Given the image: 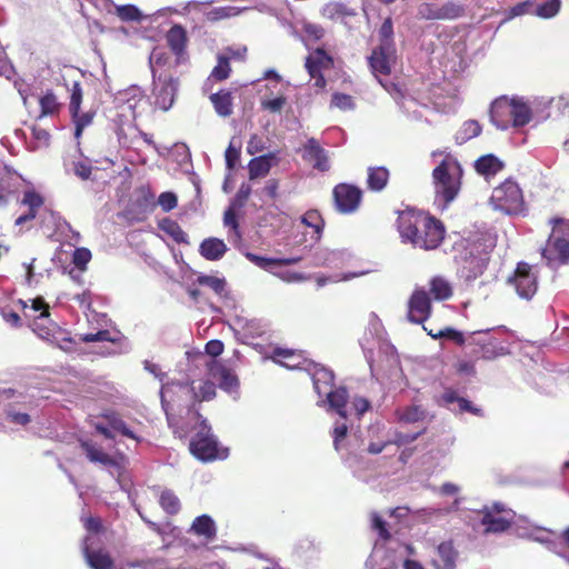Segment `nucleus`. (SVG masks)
I'll use <instances>...</instances> for the list:
<instances>
[{
    "label": "nucleus",
    "instance_id": "nucleus-21",
    "mask_svg": "<svg viewBox=\"0 0 569 569\" xmlns=\"http://www.w3.org/2000/svg\"><path fill=\"white\" fill-rule=\"evenodd\" d=\"M276 162L277 157L274 153L253 158L248 166L250 179H257L267 176Z\"/></svg>",
    "mask_w": 569,
    "mask_h": 569
},
{
    "label": "nucleus",
    "instance_id": "nucleus-24",
    "mask_svg": "<svg viewBox=\"0 0 569 569\" xmlns=\"http://www.w3.org/2000/svg\"><path fill=\"white\" fill-rule=\"evenodd\" d=\"M199 251L207 260H219L227 251V246L223 240L218 238L204 239L199 248Z\"/></svg>",
    "mask_w": 569,
    "mask_h": 569
},
{
    "label": "nucleus",
    "instance_id": "nucleus-20",
    "mask_svg": "<svg viewBox=\"0 0 569 569\" xmlns=\"http://www.w3.org/2000/svg\"><path fill=\"white\" fill-rule=\"evenodd\" d=\"M112 9H113V12L118 16V18L121 20V21H134V22H140L142 21L143 19L147 18V16H144L141 10L133 6V4H114L112 1H108L106 3V10L107 12L111 13L112 12Z\"/></svg>",
    "mask_w": 569,
    "mask_h": 569
},
{
    "label": "nucleus",
    "instance_id": "nucleus-41",
    "mask_svg": "<svg viewBox=\"0 0 569 569\" xmlns=\"http://www.w3.org/2000/svg\"><path fill=\"white\" fill-rule=\"evenodd\" d=\"M430 291L437 300H446L452 295L450 283L441 277H436L431 280Z\"/></svg>",
    "mask_w": 569,
    "mask_h": 569
},
{
    "label": "nucleus",
    "instance_id": "nucleus-55",
    "mask_svg": "<svg viewBox=\"0 0 569 569\" xmlns=\"http://www.w3.org/2000/svg\"><path fill=\"white\" fill-rule=\"evenodd\" d=\"M423 417L425 411L418 406L406 408L400 415V419L405 422H416L423 419Z\"/></svg>",
    "mask_w": 569,
    "mask_h": 569
},
{
    "label": "nucleus",
    "instance_id": "nucleus-42",
    "mask_svg": "<svg viewBox=\"0 0 569 569\" xmlns=\"http://www.w3.org/2000/svg\"><path fill=\"white\" fill-rule=\"evenodd\" d=\"M379 46L377 48H383L389 50L396 48L393 42V27L390 18H387L379 29Z\"/></svg>",
    "mask_w": 569,
    "mask_h": 569
},
{
    "label": "nucleus",
    "instance_id": "nucleus-57",
    "mask_svg": "<svg viewBox=\"0 0 569 569\" xmlns=\"http://www.w3.org/2000/svg\"><path fill=\"white\" fill-rule=\"evenodd\" d=\"M7 419L19 426H26L30 422V416L24 412L17 411L13 407L6 409Z\"/></svg>",
    "mask_w": 569,
    "mask_h": 569
},
{
    "label": "nucleus",
    "instance_id": "nucleus-39",
    "mask_svg": "<svg viewBox=\"0 0 569 569\" xmlns=\"http://www.w3.org/2000/svg\"><path fill=\"white\" fill-rule=\"evenodd\" d=\"M169 56L163 48H154L149 57V63L153 79H157L162 72V68L167 64Z\"/></svg>",
    "mask_w": 569,
    "mask_h": 569
},
{
    "label": "nucleus",
    "instance_id": "nucleus-40",
    "mask_svg": "<svg viewBox=\"0 0 569 569\" xmlns=\"http://www.w3.org/2000/svg\"><path fill=\"white\" fill-rule=\"evenodd\" d=\"M481 133V126L477 120H468L462 123L456 134V140L463 143Z\"/></svg>",
    "mask_w": 569,
    "mask_h": 569
},
{
    "label": "nucleus",
    "instance_id": "nucleus-6",
    "mask_svg": "<svg viewBox=\"0 0 569 569\" xmlns=\"http://www.w3.org/2000/svg\"><path fill=\"white\" fill-rule=\"evenodd\" d=\"M117 102L119 110L118 117L124 118L129 122V126L133 123L147 104L142 91L137 87L120 92L117 97Z\"/></svg>",
    "mask_w": 569,
    "mask_h": 569
},
{
    "label": "nucleus",
    "instance_id": "nucleus-19",
    "mask_svg": "<svg viewBox=\"0 0 569 569\" xmlns=\"http://www.w3.org/2000/svg\"><path fill=\"white\" fill-rule=\"evenodd\" d=\"M302 157L312 163L313 168L320 171H327L330 168L326 151L319 146L316 139H309L303 147Z\"/></svg>",
    "mask_w": 569,
    "mask_h": 569
},
{
    "label": "nucleus",
    "instance_id": "nucleus-17",
    "mask_svg": "<svg viewBox=\"0 0 569 569\" xmlns=\"http://www.w3.org/2000/svg\"><path fill=\"white\" fill-rule=\"evenodd\" d=\"M204 365L212 379L219 381L221 389L231 392L238 385L237 377L216 359H206Z\"/></svg>",
    "mask_w": 569,
    "mask_h": 569
},
{
    "label": "nucleus",
    "instance_id": "nucleus-37",
    "mask_svg": "<svg viewBox=\"0 0 569 569\" xmlns=\"http://www.w3.org/2000/svg\"><path fill=\"white\" fill-rule=\"evenodd\" d=\"M191 530L206 538H212L216 535L214 521L207 515L197 517L192 523Z\"/></svg>",
    "mask_w": 569,
    "mask_h": 569
},
{
    "label": "nucleus",
    "instance_id": "nucleus-7",
    "mask_svg": "<svg viewBox=\"0 0 569 569\" xmlns=\"http://www.w3.org/2000/svg\"><path fill=\"white\" fill-rule=\"evenodd\" d=\"M518 296L522 299H531L538 289V274L535 268L526 262H519L513 276L510 278Z\"/></svg>",
    "mask_w": 569,
    "mask_h": 569
},
{
    "label": "nucleus",
    "instance_id": "nucleus-29",
    "mask_svg": "<svg viewBox=\"0 0 569 569\" xmlns=\"http://www.w3.org/2000/svg\"><path fill=\"white\" fill-rule=\"evenodd\" d=\"M325 396L331 409L336 410L342 418L348 417L347 391L345 388L328 391Z\"/></svg>",
    "mask_w": 569,
    "mask_h": 569
},
{
    "label": "nucleus",
    "instance_id": "nucleus-56",
    "mask_svg": "<svg viewBox=\"0 0 569 569\" xmlns=\"http://www.w3.org/2000/svg\"><path fill=\"white\" fill-rule=\"evenodd\" d=\"M370 408V403L366 398L355 397L348 407V415H351L352 411L359 417L368 411Z\"/></svg>",
    "mask_w": 569,
    "mask_h": 569
},
{
    "label": "nucleus",
    "instance_id": "nucleus-59",
    "mask_svg": "<svg viewBox=\"0 0 569 569\" xmlns=\"http://www.w3.org/2000/svg\"><path fill=\"white\" fill-rule=\"evenodd\" d=\"M41 114L53 113L58 108V102L52 93H47L40 99Z\"/></svg>",
    "mask_w": 569,
    "mask_h": 569
},
{
    "label": "nucleus",
    "instance_id": "nucleus-47",
    "mask_svg": "<svg viewBox=\"0 0 569 569\" xmlns=\"http://www.w3.org/2000/svg\"><path fill=\"white\" fill-rule=\"evenodd\" d=\"M229 61H230V57L229 56H227V54H219L218 56V63L213 68L212 72H211V78H213V79H216L218 81L227 79L229 77V74H230V71H231Z\"/></svg>",
    "mask_w": 569,
    "mask_h": 569
},
{
    "label": "nucleus",
    "instance_id": "nucleus-34",
    "mask_svg": "<svg viewBox=\"0 0 569 569\" xmlns=\"http://www.w3.org/2000/svg\"><path fill=\"white\" fill-rule=\"evenodd\" d=\"M128 129L132 131L131 138L128 137V134L126 132V128L122 124L118 128L117 134H118V139L122 146L131 147L134 144V142L138 138H142L144 140V142L150 146H154L153 140L149 134L140 131L132 124L129 126Z\"/></svg>",
    "mask_w": 569,
    "mask_h": 569
},
{
    "label": "nucleus",
    "instance_id": "nucleus-5",
    "mask_svg": "<svg viewBox=\"0 0 569 569\" xmlns=\"http://www.w3.org/2000/svg\"><path fill=\"white\" fill-rule=\"evenodd\" d=\"M191 453L201 461H211L227 457L226 450H220L216 439L210 433V428L202 422L200 430L190 442Z\"/></svg>",
    "mask_w": 569,
    "mask_h": 569
},
{
    "label": "nucleus",
    "instance_id": "nucleus-60",
    "mask_svg": "<svg viewBox=\"0 0 569 569\" xmlns=\"http://www.w3.org/2000/svg\"><path fill=\"white\" fill-rule=\"evenodd\" d=\"M331 104L341 110H349L353 108V100L351 96L343 93H335L332 96Z\"/></svg>",
    "mask_w": 569,
    "mask_h": 569
},
{
    "label": "nucleus",
    "instance_id": "nucleus-13",
    "mask_svg": "<svg viewBox=\"0 0 569 569\" xmlns=\"http://www.w3.org/2000/svg\"><path fill=\"white\" fill-rule=\"evenodd\" d=\"M513 519L511 510H506L496 505L492 509H487L481 516V523L485 526V532L505 531Z\"/></svg>",
    "mask_w": 569,
    "mask_h": 569
},
{
    "label": "nucleus",
    "instance_id": "nucleus-2",
    "mask_svg": "<svg viewBox=\"0 0 569 569\" xmlns=\"http://www.w3.org/2000/svg\"><path fill=\"white\" fill-rule=\"evenodd\" d=\"M460 167L453 160H443L435 170L436 202L445 208L452 201L460 187Z\"/></svg>",
    "mask_w": 569,
    "mask_h": 569
},
{
    "label": "nucleus",
    "instance_id": "nucleus-30",
    "mask_svg": "<svg viewBox=\"0 0 569 569\" xmlns=\"http://www.w3.org/2000/svg\"><path fill=\"white\" fill-rule=\"evenodd\" d=\"M513 99V128H520L528 124L532 119V110L529 103L522 98Z\"/></svg>",
    "mask_w": 569,
    "mask_h": 569
},
{
    "label": "nucleus",
    "instance_id": "nucleus-14",
    "mask_svg": "<svg viewBox=\"0 0 569 569\" xmlns=\"http://www.w3.org/2000/svg\"><path fill=\"white\" fill-rule=\"evenodd\" d=\"M431 312V303L427 291L417 289L408 301V319L415 323L426 321Z\"/></svg>",
    "mask_w": 569,
    "mask_h": 569
},
{
    "label": "nucleus",
    "instance_id": "nucleus-48",
    "mask_svg": "<svg viewBox=\"0 0 569 569\" xmlns=\"http://www.w3.org/2000/svg\"><path fill=\"white\" fill-rule=\"evenodd\" d=\"M462 13V6L455 2H448L439 7V13L433 17H439V20H450L460 17Z\"/></svg>",
    "mask_w": 569,
    "mask_h": 569
},
{
    "label": "nucleus",
    "instance_id": "nucleus-61",
    "mask_svg": "<svg viewBox=\"0 0 569 569\" xmlns=\"http://www.w3.org/2000/svg\"><path fill=\"white\" fill-rule=\"evenodd\" d=\"M14 74L12 64L7 59L4 49L0 46V77L11 79Z\"/></svg>",
    "mask_w": 569,
    "mask_h": 569
},
{
    "label": "nucleus",
    "instance_id": "nucleus-63",
    "mask_svg": "<svg viewBox=\"0 0 569 569\" xmlns=\"http://www.w3.org/2000/svg\"><path fill=\"white\" fill-rule=\"evenodd\" d=\"M286 103V97L280 96L273 99L262 100L261 106L263 109L269 110L271 112H280Z\"/></svg>",
    "mask_w": 569,
    "mask_h": 569
},
{
    "label": "nucleus",
    "instance_id": "nucleus-16",
    "mask_svg": "<svg viewBox=\"0 0 569 569\" xmlns=\"http://www.w3.org/2000/svg\"><path fill=\"white\" fill-rule=\"evenodd\" d=\"M396 48L385 50L383 48H376L369 57V64L375 77L378 74H389L396 63Z\"/></svg>",
    "mask_w": 569,
    "mask_h": 569
},
{
    "label": "nucleus",
    "instance_id": "nucleus-45",
    "mask_svg": "<svg viewBox=\"0 0 569 569\" xmlns=\"http://www.w3.org/2000/svg\"><path fill=\"white\" fill-rule=\"evenodd\" d=\"M301 29L303 31L302 40L307 43L309 41H317L323 37V29L307 20L300 21Z\"/></svg>",
    "mask_w": 569,
    "mask_h": 569
},
{
    "label": "nucleus",
    "instance_id": "nucleus-11",
    "mask_svg": "<svg viewBox=\"0 0 569 569\" xmlns=\"http://www.w3.org/2000/svg\"><path fill=\"white\" fill-rule=\"evenodd\" d=\"M490 120L500 130L513 127V99L501 97L491 103Z\"/></svg>",
    "mask_w": 569,
    "mask_h": 569
},
{
    "label": "nucleus",
    "instance_id": "nucleus-36",
    "mask_svg": "<svg viewBox=\"0 0 569 569\" xmlns=\"http://www.w3.org/2000/svg\"><path fill=\"white\" fill-rule=\"evenodd\" d=\"M247 8H238V7H219L213 8L204 12V16L208 21L216 22L219 20L232 18L239 16L241 12L246 11Z\"/></svg>",
    "mask_w": 569,
    "mask_h": 569
},
{
    "label": "nucleus",
    "instance_id": "nucleus-18",
    "mask_svg": "<svg viewBox=\"0 0 569 569\" xmlns=\"http://www.w3.org/2000/svg\"><path fill=\"white\" fill-rule=\"evenodd\" d=\"M80 447L86 453L88 460L103 467H120L117 458L104 452L103 449L91 440H82Z\"/></svg>",
    "mask_w": 569,
    "mask_h": 569
},
{
    "label": "nucleus",
    "instance_id": "nucleus-50",
    "mask_svg": "<svg viewBox=\"0 0 569 569\" xmlns=\"http://www.w3.org/2000/svg\"><path fill=\"white\" fill-rule=\"evenodd\" d=\"M301 222L306 224L307 227H310L313 229L317 239L320 237L321 230H322V219L320 214L317 211H308L302 218Z\"/></svg>",
    "mask_w": 569,
    "mask_h": 569
},
{
    "label": "nucleus",
    "instance_id": "nucleus-9",
    "mask_svg": "<svg viewBox=\"0 0 569 569\" xmlns=\"http://www.w3.org/2000/svg\"><path fill=\"white\" fill-rule=\"evenodd\" d=\"M82 90L79 82H73L70 94L69 110L74 123V137L80 139L83 130L89 127L94 118V112L89 110L81 112Z\"/></svg>",
    "mask_w": 569,
    "mask_h": 569
},
{
    "label": "nucleus",
    "instance_id": "nucleus-51",
    "mask_svg": "<svg viewBox=\"0 0 569 569\" xmlns=\"http://www.w3.org/2000/svg\"><path fill=\"white\" fill-rule=\"evenodd\" d=\"M273 356L279 358V360H277V361L287 368L293 369V368H298V366H299L298 362H293L296 355L291 350L277 348L273 351Z\"/></svg>",
    "mask_w": 569,
    "mask_h": 569
},
{
    "label": "nucleus",
    "instance_id": "nucleus-52",
    "mask_svg": "<svg viewBox=\"0 0 569 569\" xmlns=\"http://www.w3.org/2000/svg\"><path fill=\"white\" fill-rule=\"evenodd\" d=\"M79 341L82 342H97V341H111L114 342L117 339L108 330H100L96 333H86L77 336Z\"/></svg>",
    "mask_w": 569,
    "mask_h": 569
},
{
    "label": "nucleus",
    "instance_id": "nucleus-25",
    "mask_svg": "<svg viewBox=\"0 0 569 569\" xmlns=\"http://www.w3.org/2000/svg\"><path fill=\"white\" fill-rule=\"evenodd\" d=\"M17 305L23 310V316L26 318L36 317L34 315L39 312V319L46 318L49 316V306L44 302L43 298L38 297L34 299L18 300Z\"/></svg>",
    "mask_w": 569,
    "mask_h": 569
},
{
    "label": "nucleus",
    "instance_id": "nucleus-43",
    "mask_svg": "<svg viewBox=\"0 0 569 569\" xmlns=\"http://www.w3.org/2000/svg\"><path fill=\"white\" fill-rule=\"evenodd\" d=\"M191 391L198 401H208L216 396V387L211 381H202L198 386L192 385Z\"/></svg>",
    "mask_w": 569,
    "mask_h": 569
},
{
    "label": "nucleus",
    "instance_id": "nucleus-12",
    "mask_svg": "<svg viewBox=\"0 0 569 569\" xmlns=\"http://www.w3.org/2000/svg\"><path fill=\"white\" fill-rule=\"evenodd\" d=\"M332 66V58L327 54L322 49H317L311 52L306 59V69L309 76L315 79V86L322 89L326 86V80L322 71L330 69Z\"/></svg>",
    "mask_w": 569,
    "mask_h": 569
},
{
    "label": "nucleus",
    "instance_id": "nucleus-1",
    "mask_svg": "<svg viewBox=\"0 0 569 569\" xmlns=\"http://www.w3.org/2000/svg\"><path fill=\"white\" fill-rule=\"evenodd\" d=\"M398 230L403 242L425 250L436 249L445 237V227L439 220L415 210L399 214Z\"/></svg>",
    "mask_w": 569,
    "mask_h": 569
},
{
    "label": "nucleus",
    "instance_id": "nucleus-27",
    "mask_svg": "<svg viewBox=\"0 0 569 569\" xmlns=\"http://www.w3.org/2000/svg\"><path fill=\"white\" fill-rule=\"evenodd\" d=\"M432 561L437 569H453L456 563V552L452 545L449 542L439 545L437 555Z\"/></svg>",
    "mask_w": 569,
    "mask_h": 569
},
{
    "label": "nucleus",
    "instance_id": "nucleus-8",
    "mask_svg": "<svg viewBox=\"0 0 569 569\" xmlns=\"http://www.w3.org/2000/svg\"><path fill=\"white\" fill-rule=\"evenodd\" d=\"M177 90L178 81L169 74L160 73L153 79L154 104L163 111L169 110L174 102Z\"/></svg>",
    "mask_w": 569,
    "mask_h": 569
},
{
    "label": "nucleus",
    "instance_id": "nucleus-4",
    "mask_svg": "<svg viewBox=\"0 0 569 569\" xmlns=\"http://www.w3.org/2000/svg\"><path fill=\"white\" fill-rule=\"evenodd\" d=\"M490 204L506 214H519L525 209L523 194L517 182L506 180L492 190Z\"/></svg>",
    "mask_w": 569,
    "mask_h": 569
},
{
    "label": "nucleus",
    "instance_id": "nucleus-33",
    "mask_svg": "<svg viewBox=\"0 0 569 569\" xmlns=\"http://www.w3.org/2000/svg\"><path fill=\"white\" fill-rule=\"evenodd\" d=\"M210 100L219 116L228 117L232 113V97L230 91L222 90L213 93Z\"/></svg>",
    "mask_w": 569,
    "mask_h": 569
},
{
    "label": "nucleus",
    "instance_id": "nucleus-32",
    "mask_svg": "<svg viewBox=\"0 0 569 569\" xmlns=\"http://www.w3.org/2000/svg\"><path fill=\"white\" fill-rule=\"evenodd\" d=\"M389 179V171L385 167H370L368 169V188L373 191L382 190Z\"/></svg>",
    "mask_w": 569,
    "mask_h": 569
},
{
    "label": "nucleus",
    "instance_id": "nucleus-44",
    "mask_svg": "<svg viewBox=\"0 0 569 569\" xmlns=\"http://www.w3.org/2000/svg\"><path fill=\"white\" fill-rule=\"evenodd\" d=\"M33 330L36 332H38L39 337H41L42 339L44 340H50L52 341V339L54 340V342L59 346V348H61L62 350L64 351H71L72 350V343H73V340L69 337H63L61 339H59L58 337H54L53 335L50 333V330L49 329H44V330H41L39 329V326L38 323L34 325V328Z\"/></svg>",
    "mask_w": 569,
    "mask_h": 569
},
{
    "label": "nucleus",
    "instance_id": "nucleus-54",
    "mask_svg": "<svg viewBox=\"0 0 569 569\" xmlns=\"http://www.w3.org/2000/svg\"><path fill=\"white\" fill-rule=\"evenodd\" d=\"M428 335L431 336L433 339L448 338L450 340L456 341L458 345H462L465 342L462 333L452 328H445L442 330H439L438 332H433L432 330H430L428 331Z\"/></svg>",
    "mask_w": 569,
    "mask_h": 569
},
{
    "label": "nucleus",
    "instance_id": "nucleus-53",
    "mask_svg": "<svg viewBox=\"0 0 569 569\" xmlns=\"http://www.w3.org/2000/svg\"><path fill=\"white\" fill-rule=\"evenodd\" d=\"M198 282L202 286L212 289L217 295H222L226 287V282L223 279L211 276H201L199 277Z\"/></svg>",
    "mask_w": 569,
    "mask_h": 569
},
{
    "label": "nucleus",
    "instance_id": "nucleus-49",
    "mask_svg": "<svg viewBox=\"0 0 569 569\" xmlns=\"http://www.w3.org/2000/svg\"><path fill=\"white\" fill-rule=\"evenodd\" d=\"M160 505L168 513H177L180 509L178 497L169 490H166L160 496Z\"/></svg>",
    "mask_w": 569,
    "mask_h": 569
},
{
    "label": "nucleus",
    "instance_id": "nucleus-64",
    "mask_svg": "<svg viewBox=\"0 0 569 569\" xmlns=\"http://www.w3.org/2000/svg\"><path fill=\"white\" fill-rule=\"evenodd\" d=\"M2 319L11 327L19 328L22 326L20 316L11 309L2 308L1 311Z\"/></svg>",
    "mask_w": 569,
    "mask_h": 569
},
{
    "label": "nucleus",
    "instance_id": "nucleus-35",
    "mask_svg": "<svg viewBox=\"0 0 569 569\" xmlns=\"http://www.w3.org/2000/svg\"><path fill=\"white\" fill-rule=\"evenodd\" d=\"M159 229L172 238L177 243H187L188 237L181 227L173 220L166 218L159 222Z\"/></svg>",
    "mask_w": 569,
    "mask_h": 569
},
{
    "label": "nucleus",
    "instance_id": "nucleus-62",
    "mask_svg": "<svg viewBox=\"0 0 569 569\" xmlns=\"http://www.w3.org/2000/svg\"><path fill=\"white\" fill-rule=\"evenodd\" d=\"M158 203L164 211H170L177 207L178 199L172 192H162L158 198Z\"/></svg>",
    "mask_w": 569,
    "mask_h": 569
},
{
    "label": "nucleus",
    "instance_id": "nucleus-28",
    "mask_svg": "<svg viewBox=\"0 0 569 569\" xmlns=\"http://www.w3.org/2000/svg\"><path fill=\"white\" fill-rule=\"evenodd\" d=\"M166 40L172 52L180 56L187 43V32L183 27L176 24L167 32Z\"/></svg>",
    "mask_w": 569,
    "mask_h": 569
},
{
    "label": "nucleus",
    "instance_id": "nucleus-26",
    "mask_svg": "<svg viewBox=\"0 0 569 569\" xmlns=\"http://www.w3.org/2000/svg\"><path fill=\"white\" fill-rule=\"evenodd\" d=\"M419 435L420 432L412 435L396 432L393 437H390L381 442H370L368 446V451L372 455H377L380 453L388 445L395 443L397 446H401L410 443L415 441Z\"/></svg>",
    "mask_w": 569,
    "mask_h": 569
},
{
    "label": "nucleus",
    "instance_id": "nucleus-3",
    "mask_svg": "<svg viewBox=\"0 0 569 569\" xmlns=\"http://www.w3.org/2000/svg\"><path fill=\"white\" fill-rule=\"evenodd\" d=\"M552 232L542 249V258L547 264L557 268L569 261V220H552Z\"/></svg>",
    "mask_w": 569,
    "mask_h": 569
},
{
    "label": "nucleus",
    "instance_id": "nucleus-23",
    "mask_svg": "<svg viewBox=\"0 0 569 569\" xmlns=\"http://www.w3.org/2000/svg\"><path fill=\"white\" fill-rule=\"evenodd\" d=\"M475 167L479 174L489 180L502 170L503 163L493 154H486L476 161Z\"/></svg>",
    "mask_w": 569,
    "mask_h": 569
},
{
    "label": "nucleus",
    "instance_id": "nucleus-58",
    "mask_svg": "<svg viewBox=\"0 0 569 569\" xmlns=\"http://www.w3.org/2000/svg\"><path fill=\"white\" fill-rule=\"evenodd\" d=\"M72 171L77 177L87 180L91 176L92 167L88 161L79 160L72 163Z\"/></svg>",
    "mask_w": 569,
    "mask_h": 569
},
{
    "label": "nucleus",
    "instance_id": "nucleus-10",
    "mask_svg": "<svg viewBox=\"0 0 569 569\" xmlns=\"http://www.w3.org/2000/svg\"><path fill=\"white\" fill-rule=\"evenodd\" d=\"M530 537L569 561V528L561 536L549 530L539 529L532 532Z\"/></svg>",
    "mask_w": 569,
    "mask_h": 569
},
{
    "label": "nucleus",
    "instance_id": "nucleus-15",
    "mask_svg": "<svg viewBox=\"0 0 569 569\" xmlns=\"http://www.w3.org/2000/svg\"><path fill=\"white\" fill-rule=\"evenodd\" d=\"M333 197L340 211L352 212L360 203L361 191L357 187L342 183L335 188Z\"/></svg>",
    "mask_w": 569,
    "mask_h": 569
},
{
    "label": "nucleus",
    "instance_id": "nucleus-38",
    "mask_svg": "<svg viewBox=\"0 0 569 569\" xmlns=\"http://www.w3.org/2000/svg\"><path fill=\"white\" fill-rule=\"evenodd\" d=\"M247 258L251 262L257 264L258 267L267 269V270L271 269L274 266L293 264L300 260L299 258H288V259L264 258V257H259L253 253H248Z\"/></svg>",
    "mask_w": 569,
    "mask_h": 569
},
{
    "label": "nucleus",
    "instance_id": "nucleus-46",
    "mask_svg": "<svg viewBox=\"0 0 569 569\" xmlns=\"http://www.w3.org/2000/svg\"><path fill=\"white\" fill-rule=\"evenodd\" d=\"M560 9V0H550L535 8L533 14L542 19L555 17Z\"/></svg>",
    "mask_w": 569,
    "mask_h": 569
},
{
    "label": "nucleus",
    "instance_id": "nucleus-22",
    "mask_svg": "<svg viewBox=\"0 0 569 569\" xmlns=\"http://www.w3.org/2000/svg\"><path fill=\"white\" fill-rule=\"evenodd\" d=\"M21 203L27 206L29 208V211L28 213L20 216L16 220V224H22L29 220L34 219L38 209L41 208L43 204V198L34 190H27L23 193Z\"/></svg>",
    "mask_w": 569,
    "mask_h": 569
},
{
    "label": "nucleus",
    "instance_id": "nucleus-31",
    "mask_svg": "<svg viewBox=\"0 0 569 569\" xmlns=\"http://www.w3.org/2000/svg\"><path fill=\"white\" fill-rule=\"evenodd\" d=\"M316 392L319 396L332 390L333 373L326 368H317L312 373Z\"/></svg>",
    "mask_w": 569,
    "mask_h": 569
}]
</instances>
